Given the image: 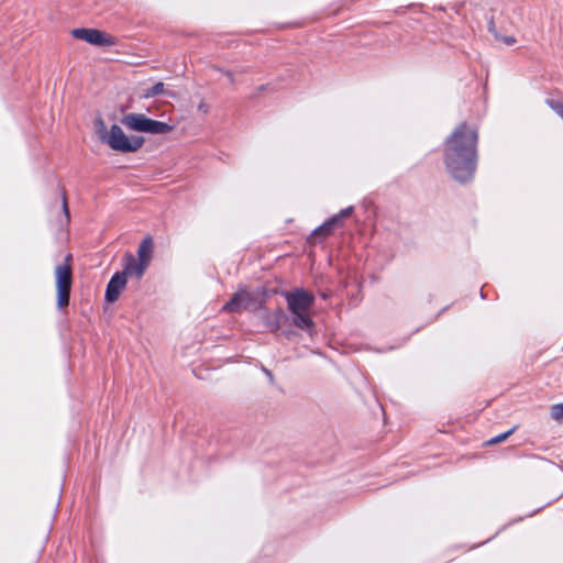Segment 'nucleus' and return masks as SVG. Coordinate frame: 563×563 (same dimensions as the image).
Listing matches in <instances>:
<instances>
[{
	"instance_id": "obj_17",
	"label": "nucleus",
	"mask_w": 563,
	"mask_h": 563,
	"mask_svg": "<svg viewBox=\"0 0 563 563\" xmlns=\"http://www.w3.org/2000/svg\"><path fill=\"white\" fill-rule=\"evenodd\" d=\"M495 36L507 45H514L516 43V38L514 36H498L497 34Z\"/></svg>"
},
{
	"instance_id": "obj_4",
	"label": "nucleus",
	"mask_w": 563,
	"mask_h": 563,
	"mask_svg": "<svg viewBox=\"0 0 563 563\" xmlns=\"http://www.w3.org/2000/svg\"><path fill=\"white\" fill-rule=\"evenodd\" d=\"M73 255L67 254L64 263L55 267V280L57 290V307L65 308L69 303L70 289L73 284Z\"/></svg>"
},
{
	"instance_id": "obj_16",
	"label": "nucleus",
	"mask_w": 563,
	"mask_h": 563,
	"mask_svg": "<svg viewBox=\"0 0 563 563\" xmlns=\"http://www.w3.org/2000/svg\"><path fill=\"white\" fill-rule=\"evenodd\" d=\"M549 104L563 120V103L551 100Z\"/></svg>"
},
{
	"instance_id": "obj_18",
	"label": "nucleus",
	"mask_w": 563,
	"mask_h": 563,
	"mask_svg": "<svg viewBox=\"0 0 563 563\" xmlns=\"http://www.w3.org/2000/svg\"><path fill=\"white\" fill-rule=\"evenodd\" d=\"M352 211H353V207H347V208L343 209L339 214H335L334 217H340V221H341L343 218L350 217Z\"/></svg>"
},
{
	"instance_id": "obj_21",
	"label": "nucleus",
	"mask_w": 563,
	"mask_h": 563,
	"mask_svg": "<svg viewBox=\"0 0 563 563\" xmlns=\"http://www.w3.org/2000/svg\"><path fill=\"white\" fill-rule=\"evenodd\" d=\"M264 373L269 378L271 383H273L274 382V376H273L272 372L268 371L267 368H264Z\"/></svg>"
},
{
	"instance_id": "obj_10",
	"label": "nucleus",
	"mask_w": 563,
	"mask_h": 563,
	"mask_svg": "<svg viewBox=\"0 0 563 563\" xmlns=\"http://www.w3.org/2000/svg\"><path fill=\"white\" fill-rule=\"evenodd\" d=\"M125 285L126 277L122 273H115L107 285L106 300L108 302L117 301Z\"/></svg>"
},
{
	"instance_id": "obj_9",
	"label": "nucleus",
	"mask_w": 563,
	"mask_h": 563,
	"mask_svg": "<svg viewBox=\"0 0 563 563\" xmlns=\"http://www.w3.org/2000/svg\"><path fill=\"white\" fill-rule=\"evenodd\" d=\"M147 267V264L137 260L133 254L126 253L123 256V271L121 273L125 277H134L136 280H140Z\"/></svg>"
},
{
	"instance_id": "obj_14",
	"label": "nucleus",
	"mask_w": 563,
	"mask_h": 563,
	"mask_svg": "<svg viewBox=\"0 0 563 563\" xmlns=\"http://www.w3.org/2000/svg\"><path fill=\"white\" fill-rule=\"evenodd\" d=\"M550 415L553 420L563 423V402L551 406Z\"/></svg>"
},
{
	"instance_id": "obj_15",
	"label": "nucleus",
	"mask_w": 563,
	"mask_h": 563,
	"mask_svg": "<svg viewBox=\"0 0 563 563\" xmlns=\"http://www.w3.org/2000/svg\"><path fill=\"white\" fill-rule=\"evenodd\" d=\"M515 429H516V427L505 433H501L495 438H492L489 441H487V444L492 445V444H498V443L504 442L506 439L509 438V435H511L514 433Z\"/></svg>"
},
{
	"instance_id": "obj_2",
	"label": "nucleus",
	"mask_w": 563,
	"mask_h": 563,
	"mask_svg": "<svg viewBox=\"0 0 563 563\" xmlns=\"http://www.w3.org/2000/svg\"><path fill=\"white\" fill-rule=\"evenodd\" d=\"M287 308L291 313V322L298 329L309 331L313 327L310 310L314 303V296L302 289L296 288L284 294Z\"/></svg>"
},
{
	"instance_id": "obj_3",
	"label": "nucleus",
	"mask_w": 563,
	"mask_h": 563,
	"mask_svg": "<svg viewBox=\"0 0 563 563\" xmlns=\"http://www.w3.org/2000/svg\"><path fill=\"white\" fill-rule=\"evenodd\" d=\"M97 125L99 126V137L103 143H107L112 150L121 153H133L142 147L144 143V137L142 136H132L129 137L125 135L123 130L113 124L109 131H107L106 125L101 119L97 121Z\"/></svg>"
},
{
	"instance_id": "obj_1",
	"label": "nucleus",
	"mask_w": 563,
	"mask_h": 563,
	"mask_svg": "<svg viewBox=\"0 0 563 563\" xmlns=\"http://www.w3.org/2000/svg\"><path fill=\"white\" fill-rule=\"evenodd\" d=\"M477 129L467 123L457 125L444 144V163L449 174L457 181L473 178L477 164Z\"/></svg>"
},
{
	"instance_id": "obj_13",
	"label": "nucleus",
	"mask_w": 563,
	"mask_h": 563,
	"mask_svg": "<svg viewBox=\"0 0 563 563\" xmlns=\"http://www.w3.org/2000/svg\"><path fill=\"white\" fill-rule=\"evenodd\" d=\"M165 92L163 82H156L153 87L146 88L142 92V98L148 99Z\"/></svg>"
},
{
	"instance_id": "obj_12",
	"label": "nucleus",
	"mask_w": 563,
	"mask_h": 563,
	"mask_svg": "<svg viewBox=\"0 0 563 563\" xmlns=\"http://www.w3.org/2000/svg\"><path fill=\"white\" fill-rule=\"evenodd\" d=\"M154 251V242L151 236H146L139 245L137 260L150 265Z\"/></svg>"
},
{
	"instance_id": "obj_22",
	"label": "nucleus",
	"mask_w": 563,
	"mask_h": 563,
	"mask_svg": "<svg viewBox=\"0 0 563 563\" xmlns=\"http://www.w3.org/2000/svg\"><path fill=\"white\" fill-rule=\"evenodd\" d=\"M225 75L228 76V78L230 79L231 82L234 81L233 76L230 71H227Z\"/></svg>"
},
{
	"instance_id": "obj_8",
	"label": "nucleus",
	"mask_w": 563,
	"mask_h": 563,
	"mask_svg": "<svg viewBox=\"0 0 563 563\" xmlns=\"http://www.w3.org/2000/svg\"><path fill=\"white\" fill-rule=\"evenodd\" d=\"M256 316L262 320L264 327L273 333H276L283 323L288 319L285 311L280 308L274 311L260 308L256 311Z\"/></svg>"
},
{
	"instance_id": "obj_19",
	"label": "nucleus",
	"mask_w": 563,
	"mask_h": 563,
	"mask_svg": "<svg viewBox=\"0 0 563 563\" xmlns=\"http://www.w3.org/2000/svg\"><path fill=\"white\" fill-rule=\"evenodd\" d=\"M63 211L65 213L66 220L69 221V209L67 205V198L66 195H63Z\"/></svg>"
},
{
	"instance_id": "obj_11",
	"label": "nucleus",
	"mask_w": 563,
	"mask_h": 563,
	"mask_svg": "<svg viewBox=\"0 0 563 563\" xmlns=\"http://www.w3.org/2000/svg\"><path fill=\"white\" fill-rule=\"evenodd\" d=\"M339 223H340V217L330 218L328 221H325L323 224H321L319 228H317L312 232V234L310 236V241L312 243H316L318 238L329 236L333 232L334 228L336 225H339Z\"/></svg>"
},
{
	"instance_id": "obj_20",
	"label": "nucleus",
	"mask_w": 563,
	"mask_h": 563,
	"mask_svg": "<svg viewBox=\"0 0 563 563\" xmlns=\"http://www.w3.org/2000/svg\"><path fill=\"white\" fill-rule=\"evenodd\" d=\"M198 109H199L200 111H202L203 113H207V112H208V110H209L208 106H207L206 103H203V102H201V103L199 104Z\"/></svg>"
},
{
	"instance_id": "obj_7",
	"label": "nucleus",
	"mask_w": 563,
	"mask_h": 563,
	"mask_svg": "<svg viewBox=\"0 0 563 563\" xmlns=\"http://www.w3.org/2000/svg\"><path fill=\"white\" fill-rule=\"evenodd\" d=\"M255 303L256 300L254 294L246 289H241L232 296L230 301H228L222 309L229 313H240Z\"/></svg>"
},
{
	"instance_id": "obj_5",
	"label": "nucleus",
	"mask_w": 563,
	"mask_h": 563,
	"mask_svg": "<svg viewBox=\"0 0 563 563\" xmlns=\"http://www.w3.org/2000/svg\"><path fill=\"white\" fill-rule=\"evenodd\" d=\"M122 124L136 132L150 134H166L173 131V126L161 121L147 118L141 113H128L122 120Z\"/></svg>"
},
{
	"instance_id": "obj_6",
	"label": "nucleus",
	"mask_w": 563,
	"mask_h": 563,
	"mask_svg": "<svg viewBox=\"0 0 563 563\" xmlns=\"http://www.w3.org/2000/svg\"><path fill=\"white\" fill-rule=\"evenodd\" d=\"M74 37L97 46H112L117 41L113 36L96 29H74Z\"/></svg>"
}]
</instances>
